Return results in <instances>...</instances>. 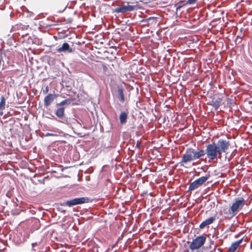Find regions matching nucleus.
I'll return each instance as SVG.
<instances>
[{
    "mask_svg": "<svg viewBox=\"0 0 252 252\" xmlns=\"http://www.w3.org/2000/svg\"><path fill=\"white\" fill-rule=\"evenodd\" d=\"M54 135H55L54 134L52 133H49V132H47L45 135V136H54Z\"/></svg>",
    "mask_w": 252,
    "mask_h": 252,
    "instance_id": "26",
    "label": "nucleus"
},
{
    "mask_svg": "<svg viewBox=\"0 0 252 252\" xmlns=\"http://www.w3.org/2000/svg\"><path fill=\"white\" fill-rule=\"evenodd\" d=\"M216 246H215L213 249L210 252H215V251H216Z\"/></svg>",
    "mask_w": 252,
    "mask_h": 252,
    "instance_id": "28",
    "label": "nucleus"
},
{
    "mask_svg": "<svg viewBox=\"0 0 252 252\" xmlns=\"http://www.w3.org/2000/svg\"><path fill=\"white\" fill-rule=\"evenodd\" d=\"M210 175H206L205 176H202L192 182L189 188V190L192 191L201 186L209 178Z\"/></svg>",
    "mask_w": 252,
    "mask_h": 252,
    "instance_id": "6",
    "label": "nucleus"
},
{
    "mask_svg": "<svg viewBox=\"0 0 252 252\" xmlns=\"http://www.w3.org/2000/svg\"><path fill=\"white\" fill-rule=\"evenodd\" d=\"M197 0H188L187 3L191 4L194 3Z\"/></svg>",
    "mask_w": 252,
    "mask_h": 252,
    "instance_id": "23",
    "label": "nucleus"
},
{
    "mask_svg": "<svg viewBox=\"0 0 252 252\" xmlns=\"http://www.w3.org/2000/svg\"><path fill=\"white\" fill-rule=\"evenodd\" d=\"M216 145L221 155L222 153L227 152L230 146V142L226 139H220L218 142L216 143Z\"/></svg>",
    "mask_w": 252,
    "mask_h": 252,
    "instance_id": "5",
    "label": "nucleus"
},
{
    "mask_svg": "<svg viewBox=\"0 0 252 252\" xmlns=\"http://www.w3.org/2000/svg\"><path fill=\"white\" fill-rule=\"evenodd\" d=\"M57 96L56 94H49L44 99V105L46 107L49 106L54 99Z\"/></svg>",
    "mask_w": 252,
    "mask_h": 252,
    "instance_id": "11",
    "label": "nucleus"
},
{
    "mask_svg": "<svg viewBox=\"0 0 252 252\" xmlns=\"http://www.w3.org/2000/svg\"><path fill=\"white\" fill-rule=\"evenodd\" d=\"M5 99L4 97L2 95L0 97V116H2L3 115L2 111L5 109Z\"/></svg>",
    "mask_w": 252,
    "mask_h": 252,
    "instance_id": "18",
    "label": "nucleus"
},
{
    "mask_svg": "<svg viewBox=\"0 0 252 252\" xmlns=\"http://www.w3.org/2000/svg\"><path fill=\"white\" fill-rule=\"evenodd\" d=\"M55 114L57 117L60 119L59 122L65 124L68 123L67 118L64 116V107H60L58 108L56 110Z\"/></svg>",
    "mask_w": 252,
    "mask_h": 252,
    "instance_id": "8",
    "label": "nucleus"
},
{
    "mask_svg": "<svg viewBox=\"0 0 252 252\" xmlns=\"http://www.w3.org/2000/svg\"><path fill=\"white\" fill-rule=\"evenodd\" d=\"M205 153L209 160H214L221 157L214 142L206 146Z\"/></svg>",
    "mask_w": 252,
    "mask_h": 252,
    "instance_id": "1",
    "label": "nucleus"
},
{
    "mask_svg": "<svg viewBox=\"0 0 252 252\" xmlns=\"http://www.w3.org/2000/svg\"><path fill=\"white\" fill-rule=\"evenodd\" d=\"M141 146V142L140 141H137L136 144V147L138 148H140Z\"/></svg>",
    "mask_w": 252,
    "mask_h": 252,
    "instance_id": "24",
    "label": "nucleus"
},
{
    "mask_svg": "<svg viewBox=\"0 0 252 252\" xmlns=\"http://www.w3.org/2000/svg\"><path fill=\"white\" fill-rule=\"evenodd\" d=\"M120 121L121 124H125L127 119V113L122 112L120 115Z\"/></svg>",
    "mask_w": 252,
    "mask_h": 252,
    "instance_id": "17",
    "label": "nucleus"
},
{
    "mask_svg": "<svg viewBox=\"0 0 252 252\" xmlns=\"http://www.w3.org/2000/svg\"><path fill=\"white\" fill-rule=\"evenodd\" d=\"M152 21H151L150 22H149V25L150 24H152Z\"/></svg>",
    "mask_w": 252,
    "mask_h": 252,
    "instance_id": "29",
    "label": "nucleus"
},
{
    "mask_svg": "<svg viewBox=\"0 0 252 252\" xmlns=\"http://www.w3.org/2000/svg\"><path fill=\"white\" fill-rule=\"evenodd\" d=\"M206 239V237L203 235L197 237L190 243L189 249L192 251L199 249L205 243Z\"/></svg>",
    "mask_w": 252,
    "mask_h": 252,
    "instance_id": "3",
    "label": "nucleus"
},
{
    "mask_svg": "<svg viewBox=\"0 0 252 252\" xmlns=\"http://www.w3.org/2000/svg\"><path fill=\"white\" fill-rule=\"evenodd\" d=\"M57 51L60 52L71 53L73 52L72 49L70 47L68 43L64 42L62 46L57 49Z\"/></svg>",
    "mask_w": 252,
    "mask_h": 252,
    "instance_id": "12",
    "label": "nucleus"
},
{
    "mask_svg": "<svg viewBox=\"0 0 252 252\" xmlns=\"http://www.w3.org/2000/svg\"><path fill=\"white\" fill-rule=\"evenodd\" d=\"M221 101L222 99L221 98L214 97L212 98L209 104L214 107L215 110H217L220 107Z\"/></svg>",
    "mask_w": 252,
    "mask_h": 252,
    "instance_id": "13",
    "label": "nucleus"
},
{
    "mask_svg": "<svg viewBox=\"0 0 252 252\" xmlns=\"http://www.w3.org/2000/svg\"><path fill=\"white\" fill-rule=\"evenodd\" d=\"M48 87L47 86L45 88V89L43 91V94H47L48 93Z\"/></svg>",
    "mask_w": 252,
    "mask_h": 252,
    "instance_id": "25",
    "label": "nucleus"
},
{
    "mask_svg": "<svg viewBox=\"0 0 252 252\" xmlns=\"http://www.w3.org/2000/svg\"><path fill=\"white\" fill-rule=\"evenodd\" d=\"M193 160H194V158L192 157V154L190 148H188L183 155L182 159L179 163L181 165H183V163H187Z\"/></svg>",
    "mask_w": 252,
    "mask_h": 252,
    "instance_id": "7",
    "label": "nucleus"
},
{
    "mask_svg": "<svg viewBox=\"0 0 252 252\" xmlns=\"http://www.w3.org/2000/svg\"><path fill=\"white\" fill-rule=\"evenodd\" d=\"M216 220V218L215 217H210L203 221H202L199 225V228L200 229H202L206 227V226L212 224L213 222Z\"/></svg>",
    "mask_w": 252,
    "mask_h": 252,
    "instance_id": "15",
    "label": "nucleus"
},
{
    "mask_svg": "<svg viewBox=\"0 0 252 252\" xmlns=\"http://www.w3.org/2000/svg\"><path fill=\"white\" fill-rule=\"evenodd\" d=\"M245 204V201L243 198L236 199L235 202L232 204L230 207L229 211L230 214L235 215L238 212L239 209H241Z\"/></svg>",
    "mask_w": 252,
    "mask_h": 252,
    "instance_id": "4",
    "label": "nucleus"
},
{
    "mask_svg": "<svg viewBox=\"0 0 252 252\" xmlns=\"http://www.w3.org/2000/svg\"><path fill=\"white\" fill-rule=\"evenodd\" d=\"M39 244V242H35L32 243V249L33 251H36L38 249V248H36V246Z\"/></svg>",
    "mask_w": 252,
    "mask_h": 252,
    "instance_id": "22",
    "label": "nucleus"
},
{
    "mask_svg": "<svg viewBox=\"0 0 252 252\" xmlns=\"http://www.w3.org/2000/svg\"><path fill=\"white\" fill-rule=\"evenodd\" d=\"M102 69H103V70L105 72L106 71V70L107 69V67L105 65H103Z\"/></svg>",
    "mask_w": 252,
    "mask_h": 252,
    "instance_id": "27",
    "label": "nucleus"
},
{
    "mask_svg": "<svg viewBox=\"0 0 252 252\" xmlns=\"http://www.w3.org/2000/svg\"><path fill=\"white\" fill-rule=\"evenodd\" d=\"M135 5H124L121 7H118L115 9L114 11L116 13H124L127 11H132L135 9Z\"/></svg>",
    "mask_w": 252,
    "mask_h": 252,
    "instance_id": "9",
    "label": "nucleus"
},
{
    "mask_svg": "<svg viewBox=\"0 0 252 252\" xmlns=\"http://www.w3.org/2000/svg\"><path fill=\"white\" fill-rule=\"evenodd\" d=\"M238 247L237 243H233L228 249V252H234Z\"/></svg>",
    "mask_w": 252,
    "mask_h": 252,
    "instance_id": "21",
    "label": "nucleus"
},
{
    "mask_svg": "<svg viewBox=\"0 0 252 252\" xmlns=\"http://www.w3.org/2000/svg\"><path fill=\"white\" fill-rule=\"evenodd\" d=\"M116 96L121 102L123 103L125 101V98L124 94V89L122 87H118L116 93Z\"/></svg>",
    "mask_w": 252,
    "mask_h": 252,
    "instance_id": "14",
    "label": "nucleus"
},
{
    "mask_svg": "<svg viewBox=\"0 0 252 252\" xmlns=\"http://www.w3.org/2000/svg\"><path fill=\"white\" fill-rule=\"evenodd\" d=\"M89 199L87 197H82L75 198L69 200H67L61 204L62 206H67L72 207L77 205H81L89 202Z\"/></svg>",
    "mask_w": 252,
    "mask_h": 252,
    "instance_id": "2",
    "label": "nucleus"
},
{
    "mask_svg": "<svg viewBox=\"0 0 252 252\" xmlns=\"http://www.w3.org/2000/svg\"><path fill=\"white\" fill-rule=\"evenodd\" d=\"M234 242L237 243V245L238 246L240 245L244 246L247 243V238L244 239V237H243Z\"/></svg>",
    "mask_w": 252,
    "mask_h": 252,
    "instance_id": "20",
    "label": "nucleus"
},
{
    "mask_svg": "<svg viewBox=\"0 0 252 252\" xmlns=\"http://www.w3.org/2000/svg\"><path fill=\"white\" fill-rule=\"evenodd\" d=\"M190 150L191 151L192 157L194 158V160L199 159L206 155L205 150L199 149L195 150L192 148H190Z\"/></svg>",
    "mask_w": 252,
    "mask_h": 252,
    "instance_id": "10",
    "label": "nucleus"
},
{
    "mask_svg": "<svg viewBox=\"0 0 252 252\" xmlns=\"http://www.w3.org/2000/svg\"><path fill=\"white\" fill-rule=\"evenodd\" d=\"M73 101L72 98H67L62 101L60 103H58L56 104V106L57 107L59 106H62L65 105H69L71 103V102Z\"/></svg>",
    "mask_w": 252,
    "mask_h": 252,
    "instance_id": "19",
    "label": "nucleus"
},
{
    "mask_svg": "<svg viewBox=\"0 0 252 252\" xmlns=\"http://www.w3.org/2000/svg\"><path fill=\"white\" fill-rule=\"evenodd\" d=\"M152 21V24H156L157 23V18L154 17H150L147 19H144L141 20V23H144V26H149V22Z\"/></svg>",
    "mask_w": 252,
    "mask_h": 252,
    "instance_id": "16",
    "label": "nucleus"
}]
</instances>
